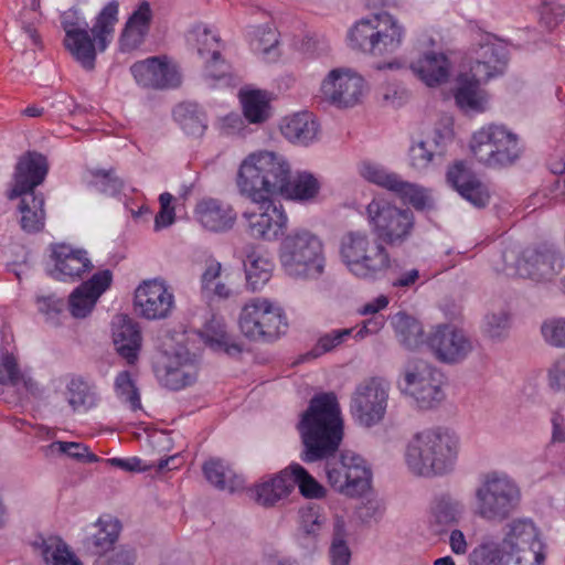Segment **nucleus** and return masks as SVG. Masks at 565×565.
Returning <instances> with one entry per match:
<instances>
[{
	"label": "nucleus",
	"mask_w": 565,
	"mask_h": 565,
	"mask_svg": "<svg viewBox=\"0 0 565 565\" xmlns=\"http://www.w3.org/2000/svg\"><path fill=\"white\" fill-rule=\"evenodd\" d=\"M297 429L303 446L301 460L310 463L327 459L326 473L333 489L351 497L369 489L371 470L361 456L344 451L339 458L333 457L343 438L341 408L333 392L319 393L310 399Z\"/></svg>",
	"instance_id": "obj_1"
},
{
	"label": "nucleus",
	"mask_w": 565,
	"mask_h": 565,
	"mask_svg": "<svg viewBox=\"0 0 565 565\" xmlns=\"http://www.w3.org/2000/svg\"><path fill=\"white\" fill-rule=\"evenodd\" d=\"M288 178V161L273 151L249 153L241 162L235 180L238 193L257 204L242 214L250 237L271 242L284 235L288 217L271 198L286 191Z\"/></svg>",
	"instance_id": "obj_2"
},
{
	"label": "nucleus",
	"mask_w": 565,
	"mask_h": 565,
	"mask_svg": "<svg viewBox=\"0 0 565 565\" xmlns=\"http://www.w3.org/2000/svg\"><path fill=\"white\" fill-rule=\"evenodd\" d=\"M470 558L477 565H543L545 545L532 521L514 520L508 525L501 543L482 545Z\"/></svg>",
	"instance_id": "obj_3"
},
{
	"label": "nucleus",
	"mask_w": 565,
	"mask_h": 565,
	"mask_svg": "<svg viewBox=\"0 0 565 565\" xmlns=\"http://www.w3.org/2000/svg\"><path fill=\"white\" fill-rule=\"evenodd\" d=\"M458 447V437L448 429H426L417 433L408 443L405 460L409 470L417 476H440L452 469Z\"/></svg>",
	"instance_id": "obj_4"
},
{
	"label": "nucleus",
	"mask_w": 565,
	"mask_h": 565,
	"mask_svg": "<svg viewBox=\"0 0 565 565\" xmlns=\"http://www.w3.org/2000/svg\"><path fill=\"white\" fill-rule=\"evenodd\" d=\"M118 9L119 4L115 0L102 9L92 28L94 40L89 35L87 23L63 22L65 46L84 68L90 71L95 66L96 46L94 41L97 50L103 52L113 40L115 25L118 22Z\"/></svg>",
	"instance_id": "obj_5"
},
{
	"label": "nucleus",
	"mask_w": 565,
	"mask_h": 565,
	"mask_svg": "<svg viewBox=\"0 0 565 565\" xmlns=\"http://www.w3.org/2000/svg\"><path fill=\"white\" fill-rule=\"evenodd\" d=\"M404 26L388 12L372 14L354 23L348 34L353 50L382 56L395 52L403 42Z\"/></svg>",
	"instance_id": "obj_6"
},
{
	"label": "nucleus",
	"mask_w": 565,
	"mask_h": 565,
	"mask_svg": "<svg viewBox=\"0 0 565 565\" xmlns=\"http://www.w3.org/2000/svg\"><path fill=\"white\" fill-rule=\"evenodd\" d=\"M279 258L287 274L294 277L317 279L324 270L323 245L306 230L295 231L282 238Z\"/></svg>",
	"instance_id": "obj_7"
},
{
	"label": "nucleus",
	"mask_w": 565,
	"mask_h": 565,
	"mask_svg": "<svg viewBox=\"0 0 565 565\" xmlns=\"http://www.w3.org/2000/svg\"><path fill=\"white\" fill-rule=\"evenodd\" d=\"M476 514L487 521L501 522L518 508L521 499L520 489L507 475L487 473L476 489Z\"/></svg>",
	"instance_id": "obj_8"
},
{
	"label": "nucleus",
	"mask_w": 565,
	"mask_h": 565,
	"mask_svg": "<svg viewBox=\"0 0 565 565\" xmlns=\"http://www.w3.org/2000/svg\"><path fill=\"white\" fill-rule=\"evenodd\" d=\"M366 218L375 237L391 247L403 246L415 230L413 211L398 207L384 199L375 198L366 205Z\"/></svg>",
	"instance_id": "obj_9"
},
{
	"label": "nucleus",
	"mask_w": 565,
	"mask_h": 565,
	"mask_svg": "<svg viewBox=\"0 0 565 565\" xmlns=\"http://www.w3.org/2000/svg\"><path fill=\"white\" fill-rule=\"evenodd\" d=\"M509 276L550 281L564 268V257L554 246L540 245L524 248L519 255L512 249L502 254Z\"/></svg>",
	"instance_id": "obj_10"
},
{
	"label": "nucleus",
	"mask_w": 565,
	"mask_h": 565,
	"mask_svg": "<svg viewBox=\"0 0 565 565\" xmlns=\"http://www.w3.org/2000/svg\"><path fill=\"white\" fill-rule=\"evenodd\" d=\"M470 150L488 167L512 164L521 154L518 136L500 125H488L472 135Z\"/></svg>",
	"instance_id": "obj_11"
},
{
	"label": "nucleus",
	"mask_w": 565,
	"mask_h": 565,
	"mask_svg": "<svg viewBox=\"0 0 565 565\" xmlns=\"http://www.w3.org/2000/svg\"><path fill=\"white\" fill-rule=\"evenodd\" d=\"M282 309L266 298H253L242 309L239 328L250 340L274 341L287 330Z\"/></svg>",
	"instance_id": "obj_12"
},
{
	"label": "nucleus",
	"mask_w": 565,
	"mask_h": 565,
	"mask_svg": "<svg viewBox=\"0 0 565 565\" xmlns=\"http://www.w3.org/2000/svg\"><path fill=\"white\" fill-rule=\"evenodd\" d=\"M444 383L445 377L439 370L426 361L411 360L404 367L398 387L403 394L414 398L419 408L429 409L444 399Z\"/></svg>",
	"instance_id": "obj_13"
},
{
	"label": "nucleus",
	"mask_w": 565,
	"mask_h": 565,
	"mask_svg": "<svg viewBox=\"0 0 565 565\" xmlns=\"http://www.w3.org/2000/svg\"><path fill=\"white\" fill-rule=\"evenodd\" d=\"M388 391V383L380 377L365 380L355 387L351 398V413L360 425L372 427L384 418Z\"/></svg>",
	"instance_id": "obj_14"
},
{
	"label": "nucleus",
	"mask_w": 565,
	"mask_h": 565,
	"mask_svg": "<svg viewBox=\"0 0 565 565\" xmlns=\"http://www.w3.org/2000/svg\"><path fill=\"white\" fill-rule=\"evenodd\" d=\"M426 343L435 358L447 364L462 362L473 350L470 338L462 330L449 324L438 326Z\"/></svg>",
	"instance_id": "obj_15"
},
{
	"label": "nucleus",
	"mask_w": 565,
	"mask_h": 565,
	"mask_svg": "<svg viewBox=\"0 0 565 565\" xmlns=\"http://www.w3.org/2000/svg\"><path fill=\"white\" fill-rule=\"evenodd\" d=\"M135 308L148 320L167 318L173 309L174 296L161 279L146 280L135 291Z\"/></svg>",
	"instance_id": "obj_16"
},
{
	"label": "nucleus",
	"mask_w": 565,
	"mask_h": 565,
	"mask_svg": "<svg viewBox=\"0 0 565 565\" xmlns=\"http://www.w3.org/2000/svg\"><path fill=\"white\" fill-rule=\"evenodd\" d=\"M47 172L49 162L45 156L36 151L25 152L15 164L8 198L13 200L22 194L36 193L35 188L44 182Z\"/></svg>",
	"instance_id": "obj_17"
},
{
	"label": "nucleus",
	"mask_w": 565,
	"mask_h": 565,
	"mask_svg": "<svg viewBox=\"0 0 565 565\" xmlns=\"http://www.w3.org/2000/svg\"><path fill=\"white\" fill-rule=\"evenodd\" d=\"M363 92V78L350 70L334 68L321 84L323 97L338 107H352Z\"/></svg>",
	"instance_id": "obj_18"
},
{
	"label": "nucleus",
	"mask_w": 565,
	"mask_h": 565,
	"mask_svg": "<svg viewBox=\"0 0 565 565\" xmlns=\"http://www.w3.org/2000/svg\"><path fill=\"white\" fill-rule=\"evenodd\" d=\"M51 260L53 268L49 269V273L61 281L74 282L93 269L86 250L73 248L64 243L51 246Z\"/></svg>",
	"instance_id": "obj_19"
},
{
	"label": "nucleus",
	"mask_w": 565,
	"mask_h": 565,
	"mask_svg": "<svg viewBox=\"0 0 565 565\" xmlns=\"http://www.w3.org/2000/svg\"><path fill=\"white\" fill-rule=\"evenodd\" d=\"M136 82L147 88H171L181 83L175 67L166 57L152 56L136 62L130 67Z\"/></svg>",
	"instance_id": "obj_20"
},
{
	"label": "nucleus",
	"mask_w": 565,
	"mask_h": 565,
	"mask_svg": "<svg viewBox=\"0 0 565 565\" xmlns=\"http://www.w3.org/2000/svg\"><path fill=\"white\" fill-rule=\"evenodd\" d=\"M113 274L109 269L95 273L76 287L68 298V309L74 318H85L94 309L99 297L110 287Z\"/></svg>",
	"instance_id": "obj_21"
},
{
	"label": "nucleus",
	"mask_w": 565,
	"mask_h": 565,
	"mask_svg": "<svg viewBox=\"0 0 565 565\" xmlns=\"http://www.w3.org/2000/svg\"><path fill=\"white\" fill-rule=\"evenodd\" d=\"M447 182L467 201L477 207H484L490 200V191L468 164L456 161L447 170Z\"/></svg>",
	"instance_id": "obj_22"
},
{
	"label": "nucleus",
	"mask_w": 565,
	"mask_h": 565,
	"mask_svg": "<svg viewBox=\"0 0 565 565\" xmlns=\"http://www.w3.org/2000/svg\"><path fill=\"white\" fill-rule=\"evenodd\" d=\"M191 36L194 41L198 54L205 58V76L212 79H221L228 73L230 66L221 55L220 38L202 24L193 28Z\"/></svg>",
	"instance_id": "obj_23"
},
{
	"label": "nucleus",
	"mask_w": 565,
	"mask_h": 565,
	"mask_svg": "<svg viewBox=\"0 0 565 565\" xmlns=\"http://www.w3.org/2000/svg\"><path fill=\"white\" fill-rule=\"evenodd\" d=\"M156 373L163 386L179 391L195 382L198 366L188 352H178L168 356L162 365H158Z\"/></svg>",
	"instance_id": "obj_24"
},
{
	"label": "nucleus",
	"mask_w": 565,
	"mask_h": 565,
	"mask_svg": "<svg viewBox=\"0 0 565 565\" xmlns=\"http://www.w3.org/2000/svg\"><path fill=\"white\" fill-rule=\"evenodd\" d=\"M194 214L198 222L213 233L232 230L237 220L236 211L230 203L214 198H205L198 202Z\"/></svg>",
	"instance_id": "obj_25"
},
{
	"label": "nucleus",
	"mask_w": 565,
	"mask_h": 565,
	"mask_svg": "<svg viewBox=\"0 0 565 565\" xmlns=\"http://www.w3.org/2000/svg\"><path fill=\"white\" fill-rule=\"evenodd\" d=\"M113 342L117 353L129 365L136 364L141 349V331L138 323L127 315H117L113 319Z\"/></svg>",
	"instance_id": "obj_26"
},
{
	"label": "nucleus",
	"mask_w": 565,
	"mask_h": 565,
	"mask_svg": "<svg viewBox=\"0 0 565 565\" xmlns=\"http://www.w3.org/2000/svg\"><path fill=\"white\" fill-rule=\"evenodd\" d=\"M507 62L504 46L495 43H484L476 50L469 72L477 81H489L503 73Z\"/></svg>",
	"instance_id": "obj_27"
},
{
	"label": "nucleus",
	"mask_w": 565,
	"mask_h": 565,
	"mask_svg": "<svg viewBox=\"0 0 565 565\" xmlns=\"http://www.w3.org/2000/svg\"><path fill=\"white\" fill-rule=\"evenodd\" d=\"M152 10L148 1H141L125 23L119 38V49L124 53L137 50L149 33Z\"/></svg>",
	"instance_id": "obj_28"
},
{
	"label": "nucleus",
	"mask_w": 565,
	"mask_h": 565,
	"mask_svg": "<svg viewBox=\"0 0 565 565\" xmlns=\"http://www.w3.org/2000/svg\"><path fill=\"white\" fill-rule=\"evenodd\" d=\"M279 129L292 145L307 147L318 139L319 124L312 113L299 111L284 117Z\"/></svg>",
	"instance_id": "obj_29"
},
{
	"label": "nucleus",
	"mask_w": 565,
	"mask_h": 565,
	"mask_svg": "<svg viewBox=\"0 0 565 565\" xmlns=\"http://www.w3.org/2000/svg\"><path fill=\"white\" fill-rule=\"evenodd\" d=\"M392 267V258L384 243L376 241L350 271L358 278L376 280Z\"/></svg>",
	"instance_id": "obj_30"
},
{
	"label": "nucleus",
	"mask_w": 565,
	"mask_h": 565,
	"mask_svg": "<svg viewBox=\"0 0 565 565\" xmlns=\"http://www.w3.org/2000/svg\"><path fill=\"white\" fill-rule=\"evenodd\" d=\"M411 70L427 86L435 87L447 82L450 74V62L443 53H425L411 63Z\"/></svg>",
	"instance_id": "obj_31"
},
{
	"label": "nucleus",
	"mask_w": 565,
	"mask_h": 565,
	"mask_svg": "<svg viewBox=\"0 0 565 565\" xmlns=\"http://www.w3.org/2000/svg\"><path fill=\"white\" fill-rule=\"evenodd\" d=\"M486 82L477 81L470 72L459 74L455 92L456 104L466 111H483L488 103V96L479 86Z\"/></svg>",
	"instance_id": "obj_32"
},
{
	"label": "nucleus",
	"mask_w": 565,
	"mask_h": 565,
	"mask_svg": "<svg viewBox=\"0 0 565 565\" xmlns=\"http://www.w3.org/2000/svg\"><path fill=\"white\" fill-rule=\"evenodd\" d=\"M205 479L222 491L231 493L242 490L245 487L243 476L236 473L231 466L220 458H210L202 466Z\"/></svg>",
	"instance_id": "obj_33"
},
{
	"label": "nucleus",
	"mask_w": 565,
	"mask_h": 565,
	"mask_svg": "<svg viewBox=\"0 0 565 565\" xmlns=\"http://www.w3.org/2000/svg\"><path fill=\"white\" fill-rule=\"evenodd\" d=\"M292 490L294 483L289 478L288 468H286L276 477L257 484L253 489V494L259 505L269 508L287 498Z\"/></svg>",
	"instance_id": "obj_34"
},
{
	"label": "nucleus",
	"mask_w": 565,
	"mask_h": 565,
	"mask_svg": "<svg viewBox=\"0 0 565 565\" xmlns=\"http://www.w3.org/2000/svg\"><path fill=\"white\" fill-rule=\"evenodd\" d=\"M19 198H21L19 204L21 228L30 234L42 231L45 222V200L43 194L26 193Z\"/></svg>",
	"instance_id": "obj_35"
},
{
	"label": "nucleus",
	"mask_w": 565,
	"mask_h": 565,
	"mask_svg": "<svg viewBox=\"0 0 565 565\" xmlns=\"http://www.w3.org/2000/svg\"><path fill=\"white\" fill-rule=\"evenodd\" d=\"M376 241L365 231H349L342 235L339 253L349 271Z\"/></svg>",
	"instance_id": "obj_36"
},
{
	"label": "nucleus",
	"mask_w": 565,
	"mask_h": 565,
	"mask_svg": "<svg viewBox=\"0 0 565 565\" xmlns=\"http://www.w3.org/2000/svg\"><path fill=\"white\" fill-rule=\"evenodd\" d=\"M173 118L181 129L193 137H201L207 128V116L195 103H181L173 109Z\"/></svg>",
	"instance_id": "obj_37"
},
{
	"label": "nucleus",
	"mask_w": 565,
	"mask_h": 565,
	"mask_svg": "<svg viewBox=\"0 0 565 565\" xmlns=\"http://www.w3.org/2000/svg\"><path fill=\"white\" fill-rule=\"evenodd\" d=\"M66 399L71 408L76 413H86L98 403L95 387L81 376L70 380L66 385Z\"/></svg>",
	"instance_id": "obj_38"
},
{
	"label": "nucleus",
	"mask_w": 565,
	"mask_h": 565,
	"mask_svg": "<svg viewBox=\"0 0 565 565\" xmlns=\"http://www.w3.org/2000/svg\"><path fill=\"white\" fill-rule=\"evenodd\" d=\"M96 532L86 539V546L93 554L102 555L115 548L114 544L117 542L120 525L117 520L98 519Z\"/></svg>",
	"instance_id": "obj_39"
},
{
	"label": "nucleus",
	"mask_w": 565,
	"mask_h": 565,
	"mask_svg": "<svg viewBox=\"0 0 565 565\" xmlns=\"http://www.w3.org/2000/svg\"><path fill=\"white\" fill-rule=\"evenodd\" d=\"M273 263L256 250L246 255L244 260L245 278L248 288L253 291L260 289L269 281L273 273Z\"/></svg>",
	"instance_id": "obj_40"
},
{
	"label": "nucleus",
	"mask_w": 565,
	"mask_h": 565,
	"mask_svg": "<svg viewBox=\"0 0 565 565\" xmlns=\"http://www.w3.org/2000/svg\"><path fill=\"white\" fill-rule=\"evenodd\" d=\"M392 324L399 343L406 349L414 350L424 344V330L415 318L398 312L392 318Z\"/></svg>",
	"instance_id": "obj_41"
},
{
	"label": "nucleus",
	"mask_w": 565,
	"mask_h": 565,
	"mask_svg": "<svg viewBox=\"0 0 565 565\" xmlns=\"http://www.w3.org/2000/svg\"><path fill=\"white\" fill-rule=\"evenodd\" d=\"M39 548L45 565H83L70 546L60 537L43 539Z\"/></svg>",
	"instance_id": "obj_42"
},
{
	"label": "nucleus",
	"mask_w": 565,
	"mask_h": 565,
	"mask_svg": "<svg viewBox=\"0 0 565 565\" xmlns=\"http://www.w3.org/2000/svg\"><path fill=\"white\" fill-rule=\"evenodd\" d=\"M243 114L250 124L265 122L270 117V105L266 93L249 90L241 94Z\"/></svg>",
	"instance_id": "obj_43"
},
{
	"label": "nucleus",
	"mask_w": 565,
	"mask_h": 565,
	"mask_svg": "<svg viewBox=\"0 0 565 565\" xmlns=\"http://www.w3.org/2000/svg\"><path fill=\"white\" fill-rule=\"evenodd\" d=\"M463 512V505L450 495H441L436 499L431 508L433 521L439 526L457 524Z\"/></svg>",
	"instance_id": "obj_44"
},
{
	"label": "nucleus",
	"mask_w": 565,
	"mask_h": 565,
	"mask_svg": "<svg viewBox=\"0 0 565 565\" xmlns=\"http://www.w3.org/2000/svg\"><path fill=\"white\" fill-rule=\"evenodd\" d=\"M204 342L216 351H224L226 353L239 352L241 348L231 342L225 324L217 319L209 321L202 333Z\"/></svg>",
	"instance_id": "obj_45"
},
{
	"label": "nucleus",
	"mask_w": 565,
	"mask_h": 565,
	"mask_svg": "<svg viewBox=\"0 0 565 565\" xmlns=\"http://www.w3.org/2000/svg\"><path fill=\"white\" fill-rule=\"evenodd\" d=\"M288 471L294 487L298 486L305 498L321 499L326 495L324 488L301 465L291 463Z\"/></svg>",
	"instance_id": "obj_46"
},
{
	"label": "nucleus",
	"mask_w": 565,
	"mask_h": 565,
	"mask_svg": "<svg viewBox=\"0 0 565 565\" xmlns=\"http://www.w3.org/2000/svg\"><path fill=\"white\" fill-rule=\"evenodd\" d=\"M320 190L318 179L308 172L299 173L294 182L288 178V186L281 194L298 201H310L317 196Z\"/></svg>",
	"instance_id": "obj_47"
},
{
	"label": "nucleus",
	"mask_w": 565,
	"mask_h": 565,
	"mask_svg": "<svg viewBox=\"0 0 565 565\" xmlns=\"http://www.w3.org/2000/svg\"><path fill=\"white\" fill-rule=\"evenodd\" d=\"M360 174L366 181L392 192H395L399 181L402 180L398 174L390 172L383 166L371 161H364L361 163Z\"/></svg>",
	"instance_id": "obj_48"
},
{
	"label": "nucleus",
	"mask_w": 565,
	"mask_h": 565,
	"mask_svg": "<svg viewBox=\"0 0 565 565\" xmlns=\"http://www.w3.org/2000/svg\"><path fill=\"white\" fill-rule=\"evenodd\" d=\"M90 185L98 192L108 196H117L121 193L125 182L120 179L114 169H96L90 171Z\"/></svg>",
	"instance_id": "obj_49"
},
{
	"label": "nucleus",
	"mask_w": 565,
	"mask_h": 565,
	"mask_svg": "<svg viewBox=\"0 0 565 565\" xmlns=\"http://www.w3.org/2000/svg\"><path fill=\"white\" fill-rule=\"evenodd\" d=\"M114 388L117 396L129 404L131 411L141 408L140 394L129 371H121L116 375Z\"/></svg>",
	"instance_id": "obj_50"
},
{
	"label": "nucleus",
	"mask_w": 565,
	"mask_h": 565,
	"mask_svg": "<svg viewBox=\"0 0 565 565\" xmlns=\"http://www.w3.org/2000/svg\"><path fill=\"white\" fill-rule=\"evenodd\" d=\"M299 516L301 535L305 539H316L326 522L321 508L317 504H309L300 509Z\"/></svg>",
	"instance_id": "obj_51"
},
{
	"label": "nucleus",
	"mask_w": 565,
	"mask_h": 565,
	"mask_svg": "<svg viewBox=\"0 0 565 565\" xmlns=\"http://www.w3.org/2000/svg\"><path fill=\"white\" fill-rule=\"evenodd\" d=\"M394 193L404 200H407L418 211L430 210L434 207L433 200L425 189L404 181L403 179L399 181Z\"/></svg>",
	"instance_id": "obj_52"
},
{
	"label": "nucleus",
	"mask_w": 565,
	"mask_h": 565,
	"mask_svg": "<svg viewBox=\"0 0 565 565\" xmlns=\"http://www.w3.org/2000/svg\"><path fill=\"white\" fill-rule=\"evenodd\" d=\"M345 529L342 520H337L333 530V539L330 546L332 565H349L351 552L345 542Z\"/></svg>",
	"instance_id": "obj_53"
},
{
	"label": "nucleus",
	"mask_w": 565,
	"mask_h": 565,
	"mask_svg": "<svg viewBox=\"0 0 565 565\" xmlns=\"http://www.w3.org/2000/svg\"><path fill=\"white\" fill-rule=\"evenodd\" d=\"M353 332L352 328L337 329L321 335L307 356L316 359L343 343Z\"/></svg>",
	"instance_id": "obj_54"
},
{
	"label": "nucleus",
	"mask_w": 565,
	"mask_h": 565,
	"mask_svg": "<svg viewBox=\"0 0 565 565\" xmlns=\"http://www.w3.org/2000/svg\"><path fill=\"white\" fill-rule=\"evenodd\" d=\"M49 449L51 452L66 455L70 458L76 459L83 462H97L99 458L89 451L88 447L82 443L75 441H53Z\"/></svg>",
	"instance_id": "obj_55"
},
{
	"label": "nucleus",
	"mask_w": 565,
	"mask_h": 565,
	"mask_svg": "<svg viewBox=\"0 0 565 565\" xmlns=\"http://www.w3.org/2000/svg\"><path fill=\"white\" fill-rule=\"evenodd\" d=\"M22 380L21 372L13 354L0 348V384L15 386Z\"/></svg>",
	"instance_id": "obj_56"
},
{
	"label": "nucleus",
	"mask_w": 565,
	"mask_h": 565,
	"mask_svg": "<svg viewBox=\"0 0 565 565\" xmlns=\"http://www.w3.org/2000/svg\"><path fill=\"white\" fill-rule=\"evenodd\" d=\"M136 561L135 550L125 545L113 548L110 554L99 555L94 565H134Z\"/></svg>",
	"instance_id": "obj_57"
},
{
	"label": "nucleus",
	"mask_w": 565,
	"mask_h": 565,
	"mask_svg": "<svg viewBox=\"0 0 565 565\" xmlns=\"http://www.w3.org/2000/svg\"><path fill=\"white\" fill-rule=\"evenodd\" d=\"M544 340L557 348L565 347V319L555 318L545 321L541 327Z\"/></svg>",
	"instance_id": "obj_58"
},
{
	"label": "nucleus",
	"mask_w": 565,
	"mask_h": 565,
	"mask_svg": "<svg viewBox=\"0 0 565 565\" xmlns=\"http://www.w3.org/2000/svg\"><path fill=\"white\" fill-rule=\"evenodd\" d=\"M173 195L163 192L159 196L160 210L154 217V230L160 231L173 224L175 220L174 207L172 206Z\"/></svg>",
	"instance_id": "obj_59"
},
{
	"label": "nucleus",
	"mask_w": 565,
	"mask_h": 565,
	"mask_svg": "<svg viewBox=\"0 0 565 565\" xmlns=\"http://www.w3.org/2000/svg\"><path fill=\"white\" fill-rule=\"evenodd\" d=\"M434 158V151L428 141H419L409 149L411 166L416 170H423L429 166Z\"/></svg>",
	"instance_id": "obj_60"
},
{
	"label": "nucleus",
	"mask_w": 565,
	"mask_h": 565,
	"mask_svg": "<svg viewBox=\"0 0 565 565\" xmlns=\"http://www.w3.org/2000/svg\"><path fill=\"white\" fill-rule=\"evenodd\" d=\"M509 329V316L500 311L486 317L484 331L492 339H501Z\"/></svg>",
	"instance_id": "obj_61"
},
{
	"label": "nucleus",
	"mask_w": 565,
	"mask_h": 565,
	"mask_svg": "<svg viewBox=\"0 0 565 565\" xmlns=\"http://www.w3.org/2000/svg\"><path fill=\"white\" fill-rule=\"evenodd\" d=\"M390 270V279L392 286L395 288L408 289L415 286V284L420 278L419 270L416 268H411L405 271H398L395 267H391Z\"/></svg>",
	"instance_id": "obj_62"
},
{
	"label": "nucleus",
	"mask_w": 565,
	"mask_h": 565,
	"mask_svg": "<svg viewBox=\"0 0 565 565\" xmlns=\"http://www.w3.org/2000/svg\"><path fill=\"white\" fill-rule=\"evenodd\" d=\"M107 463L111 467L118 468L127 472H142L150 468L138 457L129 458H109Z\"/></svg>",
	"instance_id": "obj_63"
},
{
	"label": "nucleus",
	"mask_w": 565,
	"mask_h": 565,
	"mask_svg": "<svg viewBox=\"0 0 565 565\" xmlns=\"http://www.w3.org/2000/svg\"><path fill=\"white\" fill-rule=\"evenodd\" d=\"M548 380L553 390H565V356L558 359L550 369Z\"/></svg>",
	"instance_id": "obj_64"
}]
</instances>
